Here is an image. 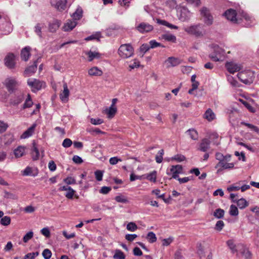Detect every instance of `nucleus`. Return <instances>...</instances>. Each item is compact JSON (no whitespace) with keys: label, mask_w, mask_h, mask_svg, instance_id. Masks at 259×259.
Segmentation results:
<instances>
[{"label":"nucleus","mask_w":259,"mask_h":259,"mask_svg":"<svg viewBox=\"0 0 259 259\" xmlns=\"http://www.w3.org/2000/svg\"><path fill=\"white\" fill-rule=\"evenodd\" d=\"M185 31L196 37H202L205 33L203 25L200 24L187 27L185 29Z\"/></svg>","instance_id":"1"},{"label":"nucleus","mask_w":259,"mask_h":259,"mask_svg":"<svg viewBox=\"0 0 259 259\" xmlns=\"http://www.w3.org/2000/svg\"><path fill=\"white\" fill-rule=\"evenodd\" d=\"M119 55L123 58H128L134 54V49L130 44L121 45L118 49Z\"/></svg>","instance_id":"2"},{"label":"nucleus","mask_w":259,"mask_h":259,"mask_svg":"<svg viewBox=\"0 0 259 259\" xmlns=\"http://www.w3.org/2000/svg\"><path fill=\"white\" fill-rule=\"evenodd\" d=\"M237 76L240 81L246 84L252 83L255 77L254 73L251 71L239 72Z\"/></svg>","instance_id":"3"},{"label":"nucleus","mask_w":259,"mask_h":259,"mask_svg":"<svg viewBox=\"0 0 259 259\" xmlns=\"http://www.w3.org/2000/svg\"><path fill=\"white\" fill-rule=\"evenodd\" d=\"M4 84L8 92L12 94L16 92L17 87L19 85V83L15 78L8 77L5 79Z\"/></svg>","instance_id":"4"},{"label":"nucleus","mask_w":259,"mask_h":259,"mask_svg":"<svg viewBox=\"0 0 259 259\" xmlns=\"http://www.w3.org/2000/svg\"><path fill=\"white\" fill-rule=\"evenodd\" d=\"M200 13L201 16L204 17V21L206 25H211L213 23V17L207 8H202L200 10Z\"/></svg>","instance_id":"5"},{"label":"nucleus","mask_w":259,"mask_h":259,"mask_svg":"<svg viewBox=\"0 0 259 259\" xmlns=\"http://www.w3.org/2000/svg\"><path fill=\"white\" fill-rule=\"evenodd\" d=\"M27 83L31 87L32 91L34 92L40 90L45 84V82L36 79H29L27 80Z\"/></svg>","instance_id":"6"},{"label":"nucleus","mask_w":259,"mask_h":259,"mask_svg":"<svg viewBox=\"0 0 259 259\" xmlns=\"http://www.w3.org/2000/svg\"><path fill=\"white\" fill-rule=\"evenodd\" d=\"M24 100V95L22 92H17L12 96L10 99V104L16 106L22 103Z\"/></svg>","instance_id":"7"},{"label":"nucleus","mask_w":259,"mask_h":259,"mask_svg":"<svg viewBox=\"0 0 259 259\" xmlns=\"http://www.w3.org/2000/svg\"><path fill=\"white\" fill-rule=\"evenodd\" d=\"M224 51L220 47L217 46L214 48V53H212L209 55V57L213 61L217 62L219 61L221 57L224 55Z\"/></svg>","instance_id":"8"},{"label":"nucleus","mask_w":259,"mask_h":259,"mask_svg":"<svg viewBox=\"0 0 259 259\" xmlns=\"http://www.w3.org/2000/svg\"><path fill=\"white\" fill-rule=\"evenodd\" d=\"M183 172V167L181 165H172L170 172L167 171L166 174L169 175L172 174V178L177 179L179 177V174H182Z\"/></svg>","instance_id":"9"},{"label":"nucleus","mask_w":259,"mask_h":259,"mask_svg":"<svg viewBox=\"0 0 259 259\" xmlns=\"http://www.w3.org/2000/svg\"><path fill=\"white\" fill-rule=\"evenodd\" d=\"M5 64L10 69L14 68L15 67V56L13 54L9 53L5 58Z\"/></svg>","instance_id":"10"},{"label":"nucleus","mask_w":259,"mask_h":259,"mask_svg":"<svg viewBox=\"0 0 259 259\" xmlns=\"http://www.w3.org/2000/svg\"><path fill=\"white\" fill-rule=\"evenodd\" d=\"M66 3L67 0H51V5L59 11L65 9Z\"/></svg>","instance_id":"11"},{"label":"nucleus","mask_w":259,"mask_h":259,"mask_svg":"<svg viewBox=\"0 0 259 259\" xmlns=\"http://www.w3.org/2000/svg\"><path fill=\"white\" fill-rule=\"evenodd\" d=\"M136 28L140 33H145L152 31L153 27L148 23L142 22L139 24Z\"/></svg>","instance_id":"12"},{"label":"nucleus","mask_w":259,"mask_h":259,"mask_svg":"<svg viewBox=\"0 0 259 259\" xmlns=\"http://www.w3.org/2000/svg\"><path fill=\"white\" fill-rule=\"evenodd\" d=\"M225 66L228 71L232 74L239 71L241 69L240 65L232 62H227Z\"/></svg>","instance_id":"13"},{"label":"nucleus","mask_w":259,"mask_h":259,"mask_svg":"<svg viewBox=\"0 0 259 259\" xmlns=\"http://www.w3.org/2000/svg\"><path fill=\"white\" fill-rule=\"evenodd\" d=\"M224 15L228 20L233 22V23H238L235 10L232 9H229L225 12Z\"/></svg>","instance_id":"14"},{"label":"nucleus","mask_w":259,"mask_h":259,"mask_svg":"<svg viewBox=\"0 0 259 259\" xmlns=\"http://www.w3.org/2000/svg\"><path fill=\"white\" fill-rule=\"evenodd\" d=\"M228 161H225L218 162L215 168H219L218 172H219L222 171V168L223 169H232L234 166L233 163H228Z\"/></svg>","instance_id":"15"},{"label":"nucleus","mask_w":259,"mask_h":259,"mask_svg":"<svg viewBox=\"0 0 259 259\" xmlns=\"http://www.w3.org/2000/svg\"><path fill=\"white\" fill-rule=\"evenodd\" d=\"M210 141L207 139H203L200 143L198 150L202 152H206L210 148Z\"/></svg>","instance_id":"16"},{"label":"nucleus","mask_w":259,"mask_h":259,"mask_svg":"<svg viewBox=\"0 0 259 259\" xmlns=\"http://www.w3.org/2000/svg\"><path fill=\"white\" fill-rule=\"evenodd\" d=\"M77 23L74 20H68L64 24L63 29L65 31H69L72 30L76 25Z\"/></svg>","instance_id":"17"},{"label":"nucleus","mask_w":259,"mask_h":259,"mask_svg":"<svg viewBox=\"0 0 259 259\" xmlns=\"http://www.w3.org/2000/svg\"><path fill=\"white\" fill-rule=\"evenodd\" d=\"M69 95V91L66 82L63 84V91L60 94V99L63 102L67 101Z\"/></svg>","instance_id":"18"},{"label":"nucleus","mask_w":259,"mask_h":259,"mask_svg":"<svg viewBox=\"0 0 259 259\" xmlns=\"http://www.w3.org/2000/svg\"><path fill=\"white\" fill-rule=\"evenodd\" d=\"M36 127V124H32L29 128L25 131L21 136V139H26L31 137L34 132Z\"/></svg>","instance_id":"19"},{"label":"nucleus","mask_w":259,"mask_h":259,"mask_svg":"<svg viewBox=\"0 0 259 259\" xmlns=\"http://www.w3.org/2000/svg\"><path fill=\"white\" fill-rule=\"evenodd\" d=\"M191 17L190 12L186 8H183L181 10L179 19L182 21H185L190 19Z\"/></svg>","instance_id":"20"},{"label":"nucleus","mask_w":259,"mask_h":259,"mask_svg":"<svg viewBox=\"0 0 259 259\" xmlns=\"http://www.w3.org/2000/svg\"><path fill=\"white\" fill-rule=\"evenodd\" d=\"M168 67H174L179 65L181 63V61L177 58L170 57L166 61Z\"/></svg>","instance_id":"21"},{"label":"nucleus","mask_w":259,"mask_h":259,"mask_svg":"<svg viewBox=\"0 0 259 259\" xmlns=\"http://www.w3.org/2000/svg\"><path fill=\"white\" fill-rule=\"evenodd\" d=\"M45 27L44 23H38L34 26V32L40 38L42 37V30Z\"/></svg>","instance_id":"22"},{"label":"nucleus","mask_w":259,"mask_h":259,"mask_svg":"<svg viewBox=\"0 0 259 259\" xmlns=\"http://www.w3.org/2000/svg\"><path fill=\"white\" fill-rule=\"evenodd\" d=\"M61 25V21L58 20H54L49 24V29L50 32H55Z\"/></svg>","instance_id":"23"},{"label":"nucleus","mask_w":259,"mask_h":259,"mask_svg":"<svg viewBox=\"0 0 259 259\" xmlns=\"http://www.w3.org/2000/svg\"><path fill=\"white\" fill-rule=\"evenodd\" d=\"M30 48L26 47L23 48L21 52V57L22 60L27 61L29 58Z\"/></svg>","instance_id":"24"},{"label":"nucleus","mask_w":259,"mask_h":259,"mask_svg":"<svg viewBox=\"0 0 259 259\" xmlns=\"http://www.w3.org/2000/svg\"><path fill=\"white\" fill-rule=\"evenodd\" d=\"M203 117L209 121H211L215 118V114L211 109H208L203 115Z\"/></svg>","instance_id":"25"},{"label":"nucleus","mask_w":259,"mask_h":259,"mask_svg":"<svg viewBox=\"0 0 259 259\" xmlns=\"http://www.w3.org/2000/svg\"><path fill=\"white\" fill-rule=\"evenodd\" d=\"M82 12L83 11L82 8L80 7H78L75 12H74L72 15L71 17L73 18L74 20H78L81 18L82 16Z\"/></svg>","instance_id":"26"},{"label":"nucleus","mask_w":259,"mask_h":259,"mask_svg":"<svg viewBox=\"0 0 259 259\" xmlns=\"http://www.w3.org/2000/svg\"><path fill=\"white\" fill-rule=\"evenodd\" d=\"M36 68L37 64L36 62L35 61L32 65L30 66L25 70L24 74L27 76H30L36 71Z\"/></svg>","instance_id":"27"},{"label":"nucleus","mask_w":259,"mask_h":259,"mask_svg":"<svg viewBox=\"0 0 259 259\" xmlns=\"http://www.w3.org/2000/svg\"><path fill=\"white\" fill-rule=\"evenodd\" d=\"M31 155L33 160H37L39 156V153L34 142H33V146L31 150Z\"/></svg>","instance_id":"28"},{"label":"nucleus","mask_w":259,"mask_h":259,"mask_svg":"<svg viewBox=\"0 0 259 259\" xmlns=\"http://www.w3.org/2000/svg\"><path fill=\"white\" fill-rule=\"evenodd\" d=\"M89 74L91 76H101L102 74V71L97 67H93L89 69Z\"/></svg>","instance_id":"29"},{"label":"nucleus","mask_w":259,"mask_h":259,"mask_svg":"<svg viewBox=\"0 0 259 259\" xmlns=\"http://www.w3.org/2000/svg\"><path fill=\"white\" fill-rule=\"evenodd\" d=\"M33 105V102L31 100L30 95H27V97L24 103L22 106V109H25L26 108L31 107Z\"/></svg>","instance_id":"30"},{"label":"nucleus","mask_w":259,"mask_h":259,"mask_svg":"<svg viewBox=\"0 0 259 259\" xmlns=\"http://www.w3.org/2000/svg\"><path fill=\"white\" fill-rule=\"evenodd\" d=\"M197 253L200 258L205 256L204 248L201 243H197L196 245Z\"/></svg>","instance_id":"31"},{"label":"nucleus","mask_w":259,"mask_h":259,"mask_svg":"<svg viewBox=\"0 0 259 259\" xmlns=\"http://www.w3.org/2000/svg\"><path fill=\"white\" fill-rule=\"evenodd\" d=\"M25 148L23 146H19L14 151V155L16 157H22L24 153Z\"/></svg>","instance_id":"32"},{"label":"nucleus","mask_w":259,"mask_h":259,"mask_svg":"<svg viewBox=\"0 0 259 259\" xmlns=\"http://www.w3.org/2000/svg\"><path fill=\"white\" fill-rule=\"evenodd\" d=\"M186 133H187L189 135L190 137L193 140H196L198 138L197 131L193 128L187 130Z\"/></svg>","instance_id":"33"},{"label":"nucleus","mask_w":259,"mask_h":259,"mask_svg":"<svg viewBox=\"0 0 259 259\" xmlns=\"http://www.w3.org/2000/svg\"><path fill=\"white\" fill-rule=\"evenodd\" d=\"M237 206L240 209H244L248 204L247 201L244 198H241L236 201Z\"/></svg>","instance_id":"34"},{"label":"nucleus","mask_w":259,"mask_h":259,"mask_svg":"<svg viewBox=\"0 0 259 259\" xmlns=\"http://www.w3.org/2000/svg\"><path fill=\"white\" fill-rule=\"evenodd\" d=\"M117 112V108L116 107L111 106L107 110L106 113L108 114V118H112Z\"/></svg>","instance_id":"35"},{"label":"nucleus","mask_w":259,"mask_h":259,"mask_svg":"<svg viewBox=\"0 0 259 259\" xmlns=\"http://www.w3.org/2000/svg\"><path fill=\"white\" fill-rule=\"evenodd\" d=\"M146 238L151 243L155 242L157 240L156 235L153 232H149L147 235Z\"/></svg>","instance_id":"36"},{"label":"nucleus","mask_w":259,"mask_h":259,"mask_svg":"<svg viewBox=\"0 0 259 259\" xmlns=\"http://www.w3.org/2000/svg\"><path fill=\"white\" fill-rule=\"evenodd\" d=\"M86 54L88 56L89 61H92L94 59L99 58L100 54L99 53L92 52L91 51L87 52Z\"/></svg>","instance_id":"37"},{"label":"nucleus","mask_w":259,"mask_h":259,"mask_svg":"<svg viewBox=\"0 0 259 259\" xmlns=\"http://www.w3.org/2000/svg\"><path fill=\"white\" fill-rule=\"evenodd\" d=\"M240 124L241 125H244L246 126L248 128H250L251 130V131H254L256 133H259V129L256 126H255L253 124L245 122L244 121L241 122Z\"/></svg>","instance_id":"38"},{"label":"nucleus","mask_w":259,"mask_h":259,"mask_svg":"<svg viewBox=\"0 0 259 259\" xmlns=\"http://www.w3.org/2000/svg\"><path fill=\"white\" fill-rule=\"evenodd\" d=\"M146 178L151 182H155L156 179V171L154 170L150 174H147Z\"/></svg>","instance_id":"39"},{"label":"nucleus","mask_w":259,"mask_h":259,"mask_svg":"<svg viewBox=\"0 0 259 259\" xmlns=\"http://www.w3.org/2000/svg\"><path fill=\"white\" fill-rule=\"evenodd\" d=\"M113 258L114 259H125V255L121 250H116Z\"/></svg>","instance_id":"40"},{"label":"nucleus","mask_w":259,"mask_h":259,"mask_svg":"<svg viewBox=\"0 0 259 259\" xmlns=\"http://www.w3.org/2000/svg\"><path fill=\"white\" fill-rule=\"evenodd\" d=\"M224 210L221 208L217 209L214 212V216L218 219H221L224 215Z\"/></svg>","instance_id":"41"},{"label":"nucleus","mask_w":259,"mask_h":259,"mask_svg":"<svg viewBox=\"0 0 259 259\" xmlns=\"http://www.w3.org/2000/svg\"><path fill=\"white\" fill-rule=\"evenodd\" d=\"M11 223V218L8 216L2 217L1 220V224L4 226H8Z\"/></svg>","instance_id":"42"},{"label":"nucleus","mask_w":259,"mask_h":259,"mask_svg":"<svg viewBox=\"0 0 259 259\" xmlns=\"http://www.w3.org/2000/svg\"><path fill=\"white\" fill-rule=\"evenodd\" d=\"M150 49L149 45L147 44H143L140 48V52L142 54V56L146 52L149 51Z\"/></svg>","instance_id":"43"},{"label":"nucleus","mask_w":259,"mask_h":259,"mask_svg":"<svg viewBox=\"0 0 259 259\" xmlns=\"http://www.w3.org/2000/svg\"><path fill=\"white\" fill-rule=\"evenodd\" d=\"M230 214L232 216H237L238 214V210L235 205L232 204L230 206Z\"/></svg>","instance_id":"44"},{"label":"nucleus","mask_w":259,"mask_h":259,"mask_svg":"<svg viewBox=\"0 0 259 259\" xmlns=\"http://www.w3.org/2000/svg\"><path fill=\"white\" fill-rule=\"evenodd\" d=\"M163 38L172 42H175L176 41V37L172 34H165L162 35Z\"/></svg>","instance_id":"45"},{"label":"nucleus","mask_w":259,"mask_h":259,"mask_svg":"<svg viewBox=\"0 0 259 259\" xmlns=\"http://www.w3.org/2000/svg\"><path fill=\"white\" fill-rule=\"evenodd\" d=\"M159 155H157L155 157V160L156 162L158 163H160L163 160V155L164 154L163 150L161 149L158 152Z\"/></svg>","instance_id":"46"},{"label":"nucleus","mask_w":259,"mask_h":259,"mask_svg":"<svg viewBox=\"0 0 259 259\" xmlns=\"http://www.w3.org/2000/svg\"><path fill=\"white\" fill-rule=\"evenodd\" d=\"M126 229L128 231L134 232L138 229V227L135 223L130 222L127 224Z\"/></svg>","instance_id":"47"},{"label":"nucleus","mask_w":259,"mask_h":259,"mask_svg":"<svg viewBox=\"0 0 259 259\" xmlns=\"http://www.w3.org/2000/svg\"><path fill=\"white\" fill-rule=\"evenodd\" d=\"M42 255L45 259H50L52 256V252L49 249H45L42 251Z\"/></svg>","instance_id":"48"},{"label":"nucleus","mask_w":259,"mask_h":259,"mask_svg":"<svg viewBox=\"0 0 259 259\" xmlns=\"http://www.w3.org/2000/svg\"><path fill=\"white\" fill-rule=\"evenodd\" d=\"M33 235V233L32 231L28 232L23 237V241L25 243L27 242L30 239H31L32 238Z\"/></svg>","instance_id":"49"},{"label":"nucleus","mask_w":259,"mask_h":259,"mask_svg":"<svg viewBox=\"0 0 259 259\" xmlns=\"http://www.w3.org/2000/svg\"><path fill=\"white\" fill-rule=\"evenodd\" d=\"M227 244L233 252H237L236 245L234 244V241L232 240H228L227 242Z\"/></svg>","instance_id":"50"},{"label":"nucleus","mask_w":259,"mask_h":259,"mask_svg":"<svg viewBox=\"0 0 259 259\" xmlns=\"http://www.w3.org/2000/svg\"><path fill=\"white\" fill-rule=\"evenodd\" d=\"M149 46L150 48L153 49L158 47H164L160 43L157 42L155 40H152L149 41Z\"/></svg>","instance_id":"51"},{"label":"nucleus","mask_w":259,"mask_h":259,"mask_svg":"<svg viewBox=\"0 0 259 259\" xmlns=\"http://www.w3.org/2000/svg\"><path fill=\"white\" fill-rule=\"evenodd\" d=\"M39 255V252H30L26 254L24 259H34L35 257Z\"/></svg>","instance_id":"52"},{"label":"nucleus","mask_w":259,"mask_h":259,"mask_svg":"<svg viewBox=\"0 0 259 259\" xmlns=\"http://www.w3.org/2000/svg\"><path fill=\"white\" fill-rule=\"evenodd\" d=\"M241 253L245 259H250L251 257V253L248 249L244 248Z\"/></svg>","instance_id":"53"},{"label":"nucleus","mask_w":259,"mask_h":259,"mask_svg":"<svg viewBox=\"0 0 259 259\" xmlns=\"http://www.w3.org/2000/svg\"><path fill=\"white\" fill-rule=\"evenodd\" d=\"M8 127V125L7 123H5L3 121L0 120V134L5 132Z\"/></svg>","instance_id":"54"},{"label":"nucleus","mask_w":259,"mask_h":259,"mask_svg":"<svg viewBox=\"0 0 259 259\" xmlns=\"http://www.w3.org/2000/svg\"><path fill=\"white\" fill-rule=\"evenodd\" d=\"M64 182L67 185H72L76 184L75 179L71 177H68L66 179H64Z\"/></svg>","instance_id":"55"},{"label":"nucleus","mask_w":259,"mask_h":259,"mask_svg":"<svg viewBox=\"0 0 259 259\" xmlns=\"http://www.w3.org/2000/svg\"><path fill=\"white\" fill-rule=\"evenodd\" d=\"M72 144V141L68 138H66L64 140L63 143H62V146L64 148H69L70 147L71 145Z\"/></svg>","instance_id":"56"},{"label":"nucleus","mask_w":259,"mask_h":259,"mask_svg":"<svg viewBox=\"0 0 259 259\" xmlns=\"http://www.w3.org/2000/svg\"><path fill=\"white\" fill-rule=\"evenodd\" d=\"M103 120L101 118H91V122L92 124L94 125H99L103 123Z\"/></svg>","instance_id":"57"},{"label":"nucleus","mask_w":259,"mask_h":259,"mask_svg":"<svg viewBox=\"0 0 259 259\" xmlns=\"http://www.w3.org/2000/svg\"><path fill=\"white\" fill-rule=\"evenodd\" d=\"M224 226V223L223 221H219L217 222L215 229L218 231H221Z\"/></svg>","instance_id":"58"},{"label":"nucleus","mask_w":259,"mask_h":259,"mask_svg":"<svg viewBox=\"0 0 259 259\" xmlns=\"http://www.w3.org/2000/svg\"><path fill=\"white\" fill-rule=\"evenodd\" d=\"M95 175L96 179L98 181H102L103 178V172L102 171L100 170H96L95 172Z\"/></svg>","instance_id":"59"},{"label":"nucleus","mask_w":259,"mask_h":259,"mask_svg":"<svg viewBox=\"0 0 259 259\" xmlns=\"http://www.w3.org/2000/svg\"><path fill=\"white\" fill-rule=\"evenodd\" d=\"M115 200L118 202H121V203H126L128 202V200L126 198H125L123 196H117L115 198Z\"/></svg>","instance_id":"60"},{"label":"nucleus","mask_w":259,"mask_h":259,"mask_svg":"<svg viewBox=\"0 0 259 259\" xmlns=\"http://www.w3.org/2000/svg\"><path fill=\"white\" fill-rule=\"evenodd\" d=\"M111 190V188L110 187L104 186L101 188L100 190V193L103 194H108Z\"/></svg>","instance_id":"61"},{"label":"nucleus","mask_w":259,"mask_h":259,"mask_svg":"<svg viewBox=\"0 0 259 259\" xmlns=\"http://www.w3.org/2000/svg\"><path fill=\"white\" fill-rule=\"evenodd\" d=\"M173 238L171 237L168 238L164 239L162 240V245L168 246L173 241Z\"/></svg>","instance_id":"62"},{"label":"nucleus","mask_w":259,"mask_h":259,"mask_svg":"<svg viewBox=\"0 0 259 259\" xmlns=\"http://www.w3.org/2000/svg\"><path fill=\"white\" fill-rule=\"evenodd\" d=\"M72 160L76 164H80L83 162L81 158L78 155H74L73 157Z\"/></svg>","instance_id":"63"},{"label":"nucleus","mask_w":259,"mask_h":259,"mask_svg":"<svg viewBox=\"0 0 259 259\" xmlns=\"http://www.w3.org/2000/svg\"><path fill=\"white\" fill-rule=\"evenodd\" d=\"M175 259H182L183 255L182 249L177 250L175 253Z\"/></svg>","instance_id":"64"}]
</instances>
